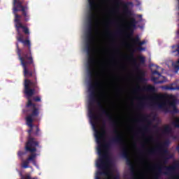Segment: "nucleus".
<instances>
[{
	"label": "nucleus",
	"instance_id": "obj_5",
	"mask_svg": "<svg viewBox=\"0 0 179 179\" xmlns=\"http://www.w3.org/2000/svg\"><path fill=\"white\" fill-rule=\"evenodd\" d=\"M155 100H157L161 102H155L154 103L155 107H157L159 110H162L165 113H169L170 111L169 107H173V113L177 114L178 113V109L176 107V101H170V99H166V96L163 94L157 95L155 97Z\"/></svg>",
	"mask_w": 179,
	"mask_h": 179
},
{
	"label": "nucleus",
	"instance_id": "obj_12",
	"mask_svg": "<svg viewBox=\"0 0 179 179\" xmlns=\"http://www.w3.org/2000/svg\"><path fill=\"white\" fill-rule=\"evenodd\" d=\"M102 83L100 80H96L94 83L91 82L89 85L90 93H96V87H101Z\"/></svg>",
	"mask_w": 179,
	"mask_h": 179
},
{
	"label": "nucleus",
	"instance_id": "obj_32",
	"mask_svg": "<svg viewBox=\"0 0 179 179\" xmlns=\"http://www.w3.org/2000/svg\"><path fill=\"white\" fill-rule=\"evenodd\" d=\"M136 90L137 92H141V90H142V89L141 88V87L138 86V87H136Z\"/></svg>",
	"mask_w": 179,
	"mask_h": 179
},
{
	"label": "nucleus",
	"instance_id": "obj_27",
	"mask_svg": "<svg viewBox=\"0 0 179 179\" xmlns=\"http://www.w3.org/2000/svg\"><path fill=\"white\" fill-rule=\"evenodd\" d=\"M133 64L136 69H139V64L136 62V59L133 58Z\"/></svg>",
	"mask_w": 179,
	"mask_h": 179
},
{
	"label": "nucleus",
	"instance_id": "obj_29",
	"mask_svg": "<svg viewBox=\"0 0 179 179\" xmlns=\"http://www.w3.org/2000/svg\"><path fill=\"white\" fill-rule=\"evenodd\" d=\"M17 155L19 157H22V156H24V155H26V152L23 151H18Z\"/></svg>",
	"mask_w": 179,
	"mask_h": 179
},
{
	"label": "nucleus",
	"instance_id": "obj_8",
	"mask_svg": "<svg viewBox=\"0 0 179 179\" xmlns=\"http://www.w3.org/2000/svg\"><path fill=\"white\" fill-rule=\"evenodd\" d=\"M163 153V155H167L169 153V150L164 148L163 144L159 143L155 148H152L148 151V155L150 156H153V155H156L157 153Z\"/></svg>",
	"mask_w": 179,
	"mask_h": 179
},
{
	"label": "nucleus",
	"instance_id": "obj_36",
	"mask_svg": "<svg viewBox=\"0 0 179 179\" xmlns=\"http://www.w3.org/2000/svg\"><path fill=\"white\" fill-rule=\"evenodd\" d=\"M150 139H153V137H150Z\"/></svg>",
	"mask_w": 179,
	"mask_h": 179
},
{
	"label": "nucleus",
	"instance_id": "obj_34",
	"mask_svg": "<svg viewBox=\"0 0 179 179\" xmlns=\"http://www.w3.org/2000/svg\"><path fill=\"white\" fill-rule=\"evenodd\" d=\"M155 66L157 68V69H159V66H157V65H155Z\"/></svg>",
	"mask_w": 179,
	"mask_h": 179
},
{
	"label": "nucleus",
	"instance_id": "obj_14",
	"mask_svg": "<svg viewBox=\"0 0 179 179\" xmlns=\"http://www.w3.org/2000/svg\"><path fill=\"white\" fill-rule=\"evenodd\" d=\"M142 90L144 92H149L150 93H155L156 92V88L153 85H148L144 87Z\"/></svg>",
	"mask_w": 179,
	"mask_h": 179
},
{
	"label": "nucleus",
	"instance_id": "obj_22",
	"mask_svg": "<svg viewBox=\"0 0 179 179\" xmlns=\"http://www.w3.org/2000/svg\"><path fill=\"white\" fill-rule=\"evenodd\" d=\"M165 89H166V90H179V86L173 87V85H166Z\"/></svg>",
	"mask_w": 179,
	"mask_h": 179
},
{
	"label": "nucleus",
	"instance_id": "obj_7",
	"mask_svg": "<svg viewBox=\"0 0 179 179\" xmlns=\"http://www.w3.org/2000/svg\"><path fill=\"white\" fill-rule=\"evenodd\" d=\"M88 60H87V72L88 75L90 77L91 79H93V72L94 71V67H93V65L96 64V59L94 58V55L93 53L87 55Z\"/></svg>",
	"mask_w": 179,
	"mask_h": 179
},
{
	"label": "nucleus",
	"instance_id": "obj_25",
	"mask_svg": "<svg viewBox=\"0 0 179 179\" xmlns=\"http://www.w3.org/2000/svg\"><path fill=\"white\" fill-rule=\"evenodd\" d=\"M33 101L36 103H40L41 101V97L36 96L33 97Z\"/></svg>",
	"mask_w": 179,
	"mask_h": 179
},
{
	"label": "nucleus",
	"instance_id": "obj_30",
	"mask_svg": "<svg viewBox=\"0 0 179 179\" xmlns=\"http://www.w3.org/2000/svg\"><path fill=\"white\" fill-rule=\"evenodd\" d=\"M173 68H174L175 69H176L177 71H179V64L175 63V64H173Z\"/></svg>",
	"mask_w": 179,
	"mask_h": 179
},
{
	"label": "nucleus",
	"instance_id": "obj_23",
	"mask_svg": "<svg viewBox=\"0 0 179 179\" xmlns=\"http://www.w3.org/2000/svg\"><path fill=\"white\" fill-rule=\"evenodd\" d=\"M157 79H159V78H157V77H152V82H154V83H156L157 85H160L162 83H164V81H163V80H158L157 81Z\"/></svg>",
	"mask_w": 179,
	"mask_h": 179
},
{
	"label": "nucleus",
	"instance_id": "obj_28",
	"mask_svg": "<svg viewBox=\"0 0 179 179\" xmlns=\"http://www.w3.org/2000/svg\"><path fill=\"white\" fill-rule=\"evenodd\" d=\"M152 75H158V76H162V73L159 72L157 70H154L152 71Z\"/></svg>",
	"mask_w": 179,
	"mask_h": 179
},
{
	"label": "nucleus",
	"instance_id": "obj_26",
	"mask_svg": "<svg viewBox=\"0 0 179 179\" xmlns=\"http://www.w3.org/2000/svg\"><path fill=\"white\" fill-rule=\"evenodd\" d=\"M138 61L140 62V64H145V57H143V56H140L138 57Z\"/></svg>",
	"mask_w": 179,
	"mask_h": 179
},
{
	"label": "nucleus",
	"instance_id": "obj_20",
	"mask_svg": "<svg viewBox=\"0 0 179 179\" xmlns=\"http://www.w3.org/2000/svg\"><path fill=\"white\" fill-rule=\"evenodd\" d=\"M21 179H38V178L36 176L31 177V176H30V174L27 173L25 175H21Z\"/></svg>",
	"mask_w": 179,
	"mask_h": 179
},
{
	"label": "nucleus",
	"instance_id": "obj_1",
	"mask_svg": "<svg viewBox=\"0 0 179 179\" xmlns=\"http://www.w3.org/2000/svg\"><path fill=\"white\" fill-rule=\"evenodd\" d=\"M20 65L23 68V75L25 79L24 81V93L28 99L27 103L26 104V108L29 109H24L22 111L24 114H29L25 117V121L27 127H29L28 132V138L29 136V131L30 130V126L27 124V117H31L32 120V131H31V138H34L31 136V134L34 136H41V130L38 125H36V131H33L34 124L33 122L34 121H38V116L40 115V107H38L36 103L31 101L30 97L33 95L40 92V87L38 86V82H37V73H36V64L34 62H20ZM31 78V79H29Z\"/></svg>",
	"mask_w": 179,
	"mask_h": 179
},
{
	"label": "nucleus",
	"instance_id": "obj_11",
	"mask_svg": "<svg viewBox=\"0 0 179 179\" xmlns=\"http://www.w3.org/2000/svg\"><path fill=\"white\" fill-rule=\"evenodd\" d=\"M116 5H120L122 6L124 9V15H127V16H131V10H129V5H133L132 2H122L120 0L117 1L115 2Z\"/></svg>",
	"mask_w": 179,
	"mask_h": 179
},
{
	"label": "nucleus",
	"instance_id": "obj_24",
	"mask_svg": "<svg viewBox=\"0 0 179 179\" xmlns=\"http://www.w3.org/2000/svg\"><path fill=\"white\" fill-rule=\"evenodd\" d=\"M101 174H103L106 177H110V176H113L110 172L108 171H103V172H98L97 176H101Z\"/></svg>",
	"mask_w": 179,
	"mask_h": 179
},
{
	"label": "nucleus",
	"instance_id": "obj_9",
	"mask_svg": "<svg viewBox=\"0 0 179 179\" xmlns=\"http://www.w3.org/2000/svg\"><path fill=\"white\" fill-rule=\"evenodd\" d=\"M88 2L91 10L88 16V24H93V20L96 19V14L93 13V10L96 9V3L94 2V0H88Z\"/></svg>",
	"mask_w": 179,
	"mask_h": 179
},
{
	"label": "nucleus",
	"instance_id": "obj_15",
	"mask_svg": "<svg viewBox=\"0 0 179 179\" xmlns=\"http://www.w3.org/2000/svg\"><path fill=\"white\" fill-rule=\"evenodd\" d=\"M86 51H87V55H90V54H93V43H86Z\"/></svg>",
	"mask_w": 179,
	"mask_h": 179
},
{
	"label": "nucleus",
	"instance_id": "obj_37",
	"mask_svg": "<svg viewBox=\"0 0 179 179\" xmlns=\"http://www.w3.org/2000/svg\"><path fill=\"white\" fill-rule=\"evenodd\" d=\"M154 128H156V126H154Z\"/></svg>",
	"mask_w": 179,
	"mask_h": 179
},
{
	"label": "nucleus",
	"instance_id": "obj_16",
	"mask_svg": "<svg viewBox=\"0 0 179 179\" xmlns=\"http://www.w3.org/2000/svg\"><path fill=\"white\" fill-rule=\"evenodd\" d=\"M94 35H86V44H94Z\"/></svg>",
	"mask_w": 179,
	"mask_h": 179
},
{
	"label": "nucleus",
	"instance_id": "obj_2",
	"mask_svg": "<svg viewBox=\"0 0 179 179\" xmlns=\"http://www.w3.org/2000/svg\"><path fill=\"white\" fill-rule=\"evenodd\" d=\"M114 128L115 129L113 133L116 136L112 138L109 141L103 143V139H104V136L107 135V130H106V123H103V127L101 131L96 130L95 139L96 141V143L98 144L97 152L99 156V159L96 162V167H98V169H101V170H104V169H106L104 159L106 160V163H110V159L107 158V153L108 150L111 149V146H113V145H119V146H120L121 156L123 157L124 159H126L127 164L129 166L132 164V162L129 158L128 148L124 142V137L122 135L120 134L117 127Z\"/></svg>",
	"mask_w": 179,
	"mask_h": 179
},
{
	"label": "nucleus",
	"instance_id": "obj_4",
	"mask_svg": "<svg viewBox=\"0 0 179 179\" xmlns=\"http://www.w3.org/2000/svg\"><path fill=\"white\" fill-rule=\"evenodd\" d=\"M33 120L31 119V117L29 116L27 117V124L30 127V129L29 130V136L27 138V141L25 144L24 149L26 152H29L31 154L27 158L26 160L22 161V163L21 164L22 169H29L30 167L29 164H30V162H31L32 164L34 166H36L37 164V162L36 161V159L37 157V154L36 152H37V148H41V145H40V142L37 141L35 138L31 137V132L33 131Z\"/></svg>",
	"mask_w": 179,
	"mask_h": 179
},
{
	"label": "nucleus",
	"instance_id": "obj_21",
	"mask_svg": "<svg viewBox=\"0 0 179 179\" xmlns=\"http://www.w3.org/2000/svg\"><path fill=\"white\" fill-rule=\"evenodd\" d=\"M162 132H163V134H171V127H170V125L165 126L163 129Z\"/></svg>",
	"mask_w": 179,
	"mask_h": 179
},
{
	"label": "nucleus",
	"instance_id": "obj_10",
	"mask_svg": "<svg viewBox=\"0 0 179 179\" xmlns=\"http://www.w3.org/2000/svg\"><path fill=\"white\" fill-rule=\"evenodd\" d=\"M150 115L148 114H141V119L144 121V122H146L147 125L143 126L142 127L143 131H145V132H149L150 127L153 124V122L150 120Z\"/></svg>",
	"mask_w": 179,
	"mask_h": 179
},
{
	"label": "nucleus",
	"instance_id": "obj_3",
	"mask_svg": "<svg viewBox=\"0 0 179 179\" xmlns=\"http://www.w3.org/2000/svg\"><path fill=\"white\" fill-rule=\"evenodd\" d=\"M94 103H96V106L99 108L101 115L106 116L108 121H110L113 128H115V127H117V121H115L113 118L111 113H109L108 110H107V109L104 108V106H103L101 101L97 98L96 92H90L88 114L94 131V136H96V131H98L97 127L96 126V121L99 120V117H97V115H96V113H94Z\"/></svg>",
	"mask_w": 179,
	"mask_h": 179
},
{
	"label": "nucleus",
	"instance_id": "obj_19",
	"mask_svg": "<svg viewBox=\"0 0 179 179\" xmlns=\"http://www.w3.org/2000/svg\"><path fill=\"white\" fill-rule=\"evenodd\" d=\"M139 74L141 75V76L138 78V82H145V80H146V79L143 78V76H145V72L142 70H140Z\"/></svg>",
	"mask_w": 179,
	"mask_h": 179
},
{
	"label": "nucleus",
	"instance_id": "obj_33",
	"mask_svg": "<svg viewBox=\"0 0 179 179\" xmlns=\"http://www.w3.org/2000/svg\"><path fill=\"white\" fill-rule=\"evenodd\" d=\"M168 158L164 157V164H166L167 163Z\"/></svg>",
	"mask_w": 179,
	"mask_h": 179
},
{
	"label": "nucleus",
	"instance_id": "obj_6",
	"mask_svg": "<svg viewBox=\"0 0 179 179\" xmlns=\"http://www.w3.org/2000/svg\"><path fill=\"white\" fill-rule=\"evenodd\" d=\"M131 41L133 44L138 45V47H136V48L132 50L131 57L132 58H134V52H135V51H145V48L142 47V45H143L144 44H146V41H141V38L138 35L136 36L134 38H132Z\"/></svg>",
	"mask_w": 179,
	"mask_h": 179
},
{
	"label": "nucleus",
	"instance_id": "obj_35",
	"mask_svg": "<svg viewBox=\"0 0 179 179\" xmlns=\"http://www.w3.org/2000/svg\"><path fill=\"white\" fill-rule=\"evenodd\" d=\"M120 33H121V31H118L116 33V34H120Z\"/></svg>",
	"mask_w": 179,
	"mask_h": 179
},
{
	"label": "nucleus",
	"instance_id": "obj_38",
	"mask_svg": "<svg viewBox=\"0 0 179 179\" xmlns=\"http://www.w3.org/2000/svg\"><path fill=\"white\" fill-rule=\"evenodd\" d=\"M166 143H164V145H166Z\"/></svg>",
	"mask_w": 179,
	"mask_h": 179
},
{
	"label": "nucleus",
	"instance_id": "obj_18",
	"mask_svg": "<svg viewBox=\"0 0 179 179\" xmlns=\"http://www.w3.org/2000/svg\"><path fill=\"white\" fill-rule=\"evenodd\" d=\"M146 98L145 96H143L140 99L141 101L138 103V108H140V110H142V108H143L145 107V106H146V102H145L143 100H145Z\"/></svg>",
	"mask_w": 179,
	"mask_h": 179
},
{
	"label": "nucleus",
	"instance_id": "obj_31",
	"mask_svg": "<svg viewBox=\"0 0 179 179\" xmlns=\"http://www.w3.org/2000/svg\"><path fill=\"white\" fill-rule=\"evenodd\" d=\"M173 52H178L179 54V45H177V49L173 50Z\"/></svg>",
	"mask_w": 179,
	"mask_h": 179
},
{
	"label": "nucleus",
	"instance_id": "obj_13",
	"mask_svg": "<svg viewBox=\"0 0 179 179\" xmlns=\"http://www.w3.org/2000/svg\"><path fill=\"white\" fill-rule=\"evenodd\" d=\"M137 24H138V22L135 18L132 17L130 19V22H129V26L127 27V30L130 31V36H132V34H134V29H136Z\"/></svg>",
	"mask_w": 179,
	"mask_h": 179
},
{
	"label": "nucleus",
	"instance_id": "obj_17",
	"mask_svg": "<svg viewBox=\"0 0 179 179\" xmlns=\"http://www.w3.org/2000/svg\"><path fill=\"white\" fill-rule=\"evenodd\" d=\"M87 36H93V24H88Z\"/></svg>",
	"mask_w": 179,
	"mask_h": 179
}]
</instances>
